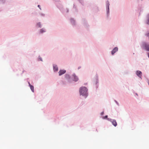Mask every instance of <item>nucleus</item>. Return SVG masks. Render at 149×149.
Listing matches in <instances>:
<instances>
[{
    "label": "nucleus",
    "instance_id": "1",
    "mask_svg": "<svg viewBox=\"0 0 149 149\" xmlns=\"http://www.w3.org/2000/svg\"><path fill=\"white\" fill-rule=\"evenodd\" d=\"M87 89L85 87H81L80 89V93L83 95H85L87 94Z\"/></svg>",
    "mask_w": 149,
    "mask_h": 149
},
{
    "label": "nucleus",
    "instance_id": "2",
    "mask_svg": "<svg viewBox=\"0 0 149 149\" xmlns=\"http://www.w3.org/2000/svg\"><path fill=\"white\" fill-rule=\"evenodd\" d=\"M118 49L117 47H115L111 51V54L112 55H113L114 54L117 52L118 50Z\"/></svg>",
    "mask_w": 149,
    "mask_h": 149
},
{
    "label": "nucleus",
    "instance_id": "3",
    "mask_svg": "<svg viewBox=\"0 0 149 149\" xmlns=\"http://www.w3.org/2000/svg\"><path fill=\"white\" fill-rule=\"evenodd\" d=\"M66 72V71L65 70H60L59 72V76L63 74H64Z\"/></svg>",
    "mask_w": 149,
    "mask_h": 149
},
{
    "label": "nucleus",
    "instance_id": "4",
    "mask_svg": "<svg viewBox=\"0 0 149 149\" xmlns=\"http://www.w3.org/2000/svg\"><path fill=\"white\" fill-rule=\"evenodd\" d=\"M136 74L137 75L140 77H141L142 76V72L140 71H137L136 72Z\"/></svg>",
    "mask_w": 149,
    "mask_h": 149
},
{
    "label": "nucleus",
    "instance_id": "5",
    "mask_svg": "<svg viewBox=\"0 0 149 149\" xmlns=\"http://www.w3.org/2000/svg\"><path fill=\"white\" fill-rule=\"evenodd\" d=\"M111 122L112 124L115 127H116L117 125V123L116 120H112L111 121Z\"/></svg>",
    "mask_w": 149,
    "mask_h": 149
},
{
    "label": "nucleus",
    "instance_id": "6",
    "mask_svg": "<svg viewBox=\"0 0 149 149\" xmlns=\"http://www.w3.org/2000/svg\"><path fill=\"white\" fill-rule=\"evenodd\" d=\"M28 84L31 90L33 92L34 91V87L33 86L31 85L29 82H28Z\"/></svg>",
    "mask_w": 149,
    "mask_h": 149
},
{
    "label": "nucleus",
    "instance_id": "7",
    "mask_svg": "<svg viewBox=\"0 0 149 149\" xmlns=\"http://www.w3.org/2000/svg\"><path fill=\"white\" fill-rule=\"evenodd\" d=\"M53 69L54 71H57L58 70V68L57 66L55 65H53Z\"/></svg>",
    "mask_w": 149,
    "mask_h": 149
},
{
    "label": "nucleus",
    "instance_id": "8",
    "mask_svg": "<svg viewBox=\"0 0 149 149\" xmlns=\"http://www.w3.org/2000/svg\"><path fill=\"white\" fill-rule=\"evenodd\" d=\"M144 48L146 50L149 51V45H146Z\"/></svg>",
    "mask_w": 149,
    "mask_h": 149
},
{
    "label": "nucleus",
    "instance_id": "9",
    "mask_svg": "<svg viewBox=\"0 0 149 149\" xmlns=\"http://www.w3.org/2000/svg\"><path fill=\"white\" fill-rule=\"evenodd\" d=\"M73 77H74V80L75 81H77L78 80V77L76 76L75 74H74L73 75Z\"/></svg>",
    "mask_w": 149,
    "mask_h": 149
},
{
    "label": "nucleus",
    "instance_id": "10",
    "mask_svg": "<svg viewBox=\"0 0 149 149\" xmlns=\"http://www.w3.org/2000/svg\"><path fill=\"white\" fill-rule=\"evenodd\" d=\"M40 31L41 33H43L45 32V31H44V29H42L40 30Z\"/></svg>",
    "mask_w": 149,
    "mask_h": 149
},
{
    "label": "nucleus",
    "instance_id": "11",
    "mask_svg": "<svg viewBox=\"0 0 149 149\" xmlns=\"http://www.w3.org/2000/svg\"><path fill=\"white\" fill-rule=\"evenodd\" d=\"M37 25L39 27H41V24L40 22H39L37 24Z\"/></svg>",
    "mask_w": 149,
    "mask_h": 149
},
{
    "label": "nucleus",
    "instance_id": "12",
    "mask_svg": "<svg viewBox=\"0 0 149 149\" xmlns=\"http://www.w3.org/2000/svg\"><path fill=\"white\" fill-rule=\"evenodd\" d=\"M107 116L106 115L104 117H103V118L104 119H105L107 118Z\"/></svg>",
    "mask_w": 149,
    "mask_h": 149
},
{
    "label": "nucleus",
    "instance_id": "13",
    "mask_svg": "<svg viewBox=\"0 0 149 149\" xmlns=\"http://www.w3.org/2000/svg\"><path fill=\"white\" fill-rule=\"evenodd\" d=\"M107 7H108V10H109V2H108L107 3Z\"/></svg>",
    "mask_w": 149,
    "mask_h": 149
},
{
    "label": "nucleus",
    "instance_id": "14",
    "mask_svg": "<svg viewBox=\"0 0 149 149\" xmlns=\"http://www.w3.org/2000/svg\"><path fill=\"white\" fill-rule=\"evenodd\" d=\"M104 112H102L101 113V115H103L104 114Z\"/></svg>",
    "mask_w": 149,
    "mask_h": 149
},
{
    "label": "nucleus",
    "instance_id": "15",
    "mask_svg": "<svg viewBox=\"0 0 149 149\" xmlns=\"http://www.w3.org/2000/svg\"><path fill=\"white\" fill-rule=\"evenodd\" d=\"M40 5H38V7L40 8V9H41V8H40Z\"/></svg>",
    "mask_w": 149,
    "mask_h": 149
},
{
    "label": "nucleus",
    "instance_id": "16",
    "mask_svg": "<svg viewBox=\"0 0 149 149\" xmlns=\"http://www.w3.org/2000/svg\"><path fill=\"white\" fill-rule=\"evenodd\" d=\"M148 36L149 37V33L148 34Z\"/></svg>",
    "mask_w": 149,
    "mask_h": 149
},
{
    "label": "nucleus",
    "instance_id": "17",
    "mask_svg": "<svg viewBox=\"0 0 149 149\" xmlns=\"http://www.w3.org/2000/svg\"><path fill=\"white\" fill-rule=\"evenodd\" d=\"M148 56H149V52L148 53Z\"/></svg>",
    "mask_w": 149,
    "mask_h": 149
},
{
    "label": "nucleus",
    "instance_id": "18",
    "mask_svg": "<svg viewBox=\"0 0 149 149\" xmlns=\"http://www.w3.org/2000/svg\"><path fill=\"white\" fill-rule=\"evenodd\" d=\"M40 61H42V60H41V59H40Z\"/></svg>",
    "mask_w": 149,
    "mask_h": 149
},
{
    "label": "nucleus",
    "instance_id": "19",
    "mask_svg": "<svg viewBox=\"0 0 149 149\" xmlns=\"http://www.w3.org/2000/svg\"><path fill=\"white\" fill-rule=\"evenodd\" d=\"M79 68H80V67L78 68V69H79Z\"/></svg>",
    "mask_w": 149,
    "mask_h": 149
},
{
    "label": "nucleus",
    "instance_id": "20",
    "mask_svg": "<svg viewBox=\"0 0 149 149\" xmlns=\"http://www.w3.org/2000/svg\"><path fill=\"white\" fill-rule=\"evenodd\" d=\"M79 68H80V67L78 68V69H79Z\"/></svg>",
    "mask_w": 149,
    "mask_h": 149
}]
</instances>
